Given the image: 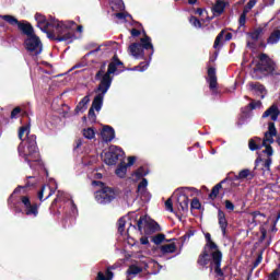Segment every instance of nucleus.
Returning <instances> with one entry per match:
<instances>
[{
  "instance_id": "nucleus-1",
  "label": "nucleus",
  "mask_w": 280,
  "mask_h": 280,
  "mask_svg": "<svg viewBox=\"0 0 280 280\" xmlns=\"http://www.w3.org/2000/svg\"><path fill=\"white\" fill-rule=\"evenodd\" d=\"M35 21L37 22V27L47 34L49 40L68 43V45L75 40V33L71 31V27L75 25V22L73 21L60 22L54 20L52 22H49L47 21V18L40 13L35 14Z\"/></svg>"
},
{
  "instance_id": "nucleus-2",
  "label": "nucleus",
  "mask_w": 280,
  "mask_h": 280,
  "mask_svg": "<svg viewBox=\"0 0 280 280\" xmlns=\"http://www.w3.org/2000/svg\"><path fill=\"white\" fill-rule=\"evenodd\" d=\"M129 51L133 58L141 59V60H149L142 61L138 66L132 68V71H147L150 67V60H152V56H154V45H152V38L148 36L145 31H143V37L140 38V43H132L129 45Z\"/></svg>"
},
{
  "instance_id": "nucleus-3",
  "label": "nucleus",
  "mask_w": 280,
  "mask_h": 280,
  "mask_svg": "<svg viewBox=\"0 0 280 280\" xmlns=\"http://www.w3.org/2000/svg\"><path fill=\"white\" fill-rule=\"evenodd\" d=\"M8 205L13 209L15 213H24L28 218H38L39 205L37 202H32L30 196H14L11 194L8 198Z\"/></svg>"
},
{
  "instance_id": "nucleus-4",
  "label": "nucleus",
  "mask_w": 280,
  "mask_h": 280,
  "mask_svg": "<svg viewBox=\"0 0 280 280\" xmlns=\"http://www.w3.org/2000/svg\"><path fill=\"white\" fill-rule=\"evenodd\" d=\"M19 155L24 159L25 163L30 165L31 170H34V164L40 163V152H38V144L36 143V135L27 133L26 137V149L23 143L18 147Z\"/></svg>"
},
{
  "instance_id": "nucleus-5",
  "label": "nucleus",
  "mask_w": 280,
  "mask_h": 280,
  "mask_svg": "<svg viewBox=\"0 0 280 280\" xmlns=\"http://www.w3.org/2000/svg\"><path fill=\"white\" fill-rule=\"evenodd\" d=\"M92 185L95 187H101V189L96 190L94 194L95 200L98 202V205H110V202L117 199L119 194H121L118 188L108 187L106 184L100 180H93Z\"/></svg>"
},
{
  "instance_id": "nucleus-6",
  "label": "nucleus",
  "mask_w": 280,
  "mask_h": 280,
  "mask_svg": "<svg viewBox=\"0 0 280 280\" xmlns=\"http://www.w3.org/2000/svg\"><path fill=\"white\" fill-rule=\"evenodd\" d=\"M124 71H126V66L120 61L119 56L114 55L107 66V71L101 79L100 84L110 89L113 84V75H119V73H124Z\"/></svg>"
},
{
  "instance_id": "nucleus-7",
  "label": "nucleus",
  "mask_w": 280,
  "mask_h": 280,
  "mask_svg": "<svg viewBox=\"0 0 280 280\" xmlns=\"http://www.w3.org/2000/svg\"><path fill=\"white\" fill-rule=\"evenodd\" d=\"M206 244L203 248H208L209 250H214L211 252V266L214 264V272L218 275V277H224V271H222V250H220V247L213 240H211V233H206Z\"/></svg>"
},
{
  "instance_id": "nucleus-8",
  "label": "nucleus",
  "mask_w": 280,
  "mask_h": 280,
  "mask_svg": "<svg viewBox=\"0 0 280 280\" xmlns=\"http://www.w3.org/2000/svg\"><path fill=\"white\" fill-rule=\"evenodd\" d=\"M258 62L254 67V72L264 73L265 75H280V72L277 71V63L275 60L270 59L269 56L265 52H261L258 56Z\"/></svg>"
},
{
  "instance_id": "nucleus-9",
  "label": "nucleus",
  "mask_w": 280,
  "mask_h": 280,
  "mask_svg": "<svg viewBox=\"0 0 280 280\" xmlns=\"http://www.w3.org/2000/svg\"><path fill=\"white\" fill-rule=\"evenodd\" d=\"M0 19L2 21H5L7 23H9V25H16L18 30L21 32V34H23V36H27V38H30V36H34L36 33L34 32V26H32V23L23 20V21H19V19H16L13 15H0Z\"/></svg>"
},
{
  "instance_id": "nucleus-10",
  "label": "nucleus",
  "mask_w": 280,
  "mask_h": 280,
  "mask_svg": "<svg viewBox=\"0 0 280 280\" xmlns=\"http://www.w3.org/2000/svg\"><path fill=\"white\" fill-rule=\"evenodd\" d=\"M24 47L31 56H40L43 52V42L36 34L25 38Z\"/></svg>"
},
{
  "instance_id": "nucleus-11",
  "label": "nucleus",
  "mask_w": 280,
  "mask_h": 280,
  "mask_svg": "<svg viewBox=\"0 0 280 280\" xmlns=\"http://www.w3.org/2000/svg\"><path fill=\"white\" fill-rule=\"evenodd\" d=\"M110 88L100 83L97 85V88L94 90V93H98L91 105V108L96 110V113H100L102 110V107L104 106V95H106V93H108V90Z\"/></svg>"
},
{
  "instance_id": "nucleus-12",
  "label": "nucleus",
  "mask_w": 280,
  "mask_h": 280,
  "mask_svg": "<svg viewBox=\"0 0 280 280\" xmlns=\"http://www.w3.org/2000/svg\"><path fill=\"white\" fill-rule=\"evenodd\" d=\"M124 154V150L117 145H110L108 151L105 152L104 163L105 165H117L119 156Z\"/></svg>"
},
{
  "instance_id": "nucleus-13",
  "label": "nucleus",
  "mask_w": 280,
  "mask_h": 280,
  "mask_svg": "<svg viewBox=\"0 0 280 280\" xmlns=\"http://www.w3.org/2000/svg\"><path fill=\"white\" fill-rule=\"evenodd\" d=\"M211 253H214V249L203 247L201 254L198 256L197 259L198 266H201V268H207V266H209L210 264V270H213V266H215V264L211 265V262L213 261Z\"/></svg>"
},
{
  "instance_id": "nucleus-14",
  "label": "nucleus",
  "mask_w": 280,
  "mask_h": 280,
  "mask_svg": "<svg viewBox=\"0 0 280 280\" xmlns=\"http://www.w3.org/2000/svg\"><path fill=\"white\" fill-rule=\"evenodd\" d=\"M229 183H231V179L229 178H224L222 179L220 183H218L217 185H214L212 187L211 192L208 195L209 200H215V198H218V196H220V190L222 189L224 194H226V191H229Z\"/></svg>"
},
{
  "instance_id": "nucleus-15",
  "label": "nucleus",
  "mask_w": 280,
  "mask_h": 280,
  "mask_svg": "<svg viewBox=\"0 0 280 280\" xmlns=\"http://www.w3.org/2000/svg\"><path fill=\"white\" fill-rule=\"evenodd\" d=\"M275 137H277V127L275 122H269L261 145H271V143H275Z\"/></svg>"
},
{
  "instance_id": "nucleus-16",
  "label": "nucleus",
  "mask_w": 280,
  "mask_h": 280,
  "mask_svg": "<svg viewBox=\"0 0 280 280\" xmlns=\"http://www.w3.org/2000/svg\"><path fill=\"white\" fill-rule=\"evenodd\" d=\"M206 80L209 84L210 91H212V93H215V91H218V74L215 73L214 67L208 68V78Z\"/></svg>"
},
{
  "instance_id": "nucleus-17",
  "label": "nucleus",
  "mask_w": 280,
  "mask_h": 280,
  "mask_svg": "<svg viewBox=\"0 0 280 280\" xmlns=\"http://www.w3.org/2000/svg\"><path fill=\"white\" fill-rule=\"evenodd\" d=\"M54 194H56V190H54L51 186L43 185L40 190L37 194V198L38 200H40V202H45V200H47L48 198H51Z\"/></svg>"
},
{
  "instance_id": "nucleus-18",
  "label": "nucleus",
  "mask_w": 280,
  "mask_h": 280,
  "mask_svg": "<svg viewBox=\"0 0 280 280\" xmlns=\"http://www.w3.org/2000/svg\"><path fill=\"white\" fill-rule=\"evenodd\" d=\"M101 137L105 143H110L115 139V129L108 125L103 126Z\"/></svg>"
},
{
  "instance_id": "nucleus-19",
  "label": "nucleus",
  "mask_w": 280,
  "mask_h": 280,
  "mask_svg": "<svg viewBox=\"0 0 280 280\" xmlns=\"http://www.w3.org/2000/svg\"><path fill=\"white\" fill-rule=\"evenodd\" d=\"M37 184L38 179L36 178V176H26L25 185L18 186L12 194L14 196L15 194H19L21 189H30V187H36Z\"/></svg>"
},
{
  "instance_id": "nucleus-20",
  "label": "nucleus",
  "mask_w": 280,
  "mask_h": 280,
  "mask_svg": "<svg viewBox=\"0 0 280 280\" xmlns=\"http://www.w3.org/2000/svg\"><path fill=\"white\" fill-rule=\"evenodd\" d=\"M178 211L187 213L189 211V197L185 194H179L177 197Z\"/></svg>"
},
{
  "instance_id": "nucleus-21",
  "label": "nucleus",
  "mask_w": 280,
  "mask_h": 280,
  "mask_svg": "<svg viewBox=\"0 0 280 280\" xmlns=\"http://www.w3.org/2000/svg\"><path fill=\"white\" fill-rule=\"evenodd\" d=\"M218 222L222 231V235H226V229H229V221L226 220V213L222 209L218 210Z\"/></svg>"
},
{
  "instance_id": "nucleus-22",
  "label": "nucleus",
  "mask_w": 280,
  "mask_h": 280,
  "mask_svg": "<svg viewBox=\"0 0 280 280\" xmlns=\"http://www.w3.org/2000/svg\"><path fill=\"white\" fill-rule=\"evenodd\" d=\"M280 110L277 104L271 105L267 110L264 112L262 118L271 117V121L279 119Z\"/></svg>"
},
{
  "instance_id": "nucleus-23",
  "label": "nucleus",
  "mask_w": 280,
  "mask_h": 280,
  "mask_svg": "<svg viewBox=\"0 0 280 280\" xmlns=\"http://www.w3.org/2000/svg\"><path fill=\"white\" fill-rule=\"evenodd\" d=\"M250 91H254L258 97L264 100L266 97V86L264 84L256 82V83H249Z\"/></svg>"
},
{
  "instance_id": "nucleus-24",
  "label": "nucleus",
  "mask_w": 280,
  "mask_h": 280,
  "mask_svg": "<svg viewBox=\"0 0 280 280\" xmlns=\"http://www.w3.org/2000/svg\"><path fill=\"white\" fill-rule=\"evenodd\" d=\"M226 9V2L223 0H217L214 5L212 7V13L214 16H222L224 14V10Z\"/></svg>"
},
{
  "instance_id": "nucleus-25",
  "label": "nucleus",
  "mask_w": 280,
  "mask_h": 280,
  "mask_svg": "<svg viewBox=\"0 0 280 280\" xmlns=\"http://www.w3.org/2000/svg\"><path fill=\"white\" fill-rule=\"evenodd\" d=\"M132 224H130L131 226ZM133 229H138L140 235H143V231L145 233L147 229H148V218H145V215H142L139 218V220L137 221V225H132Z\"/></svg>"
},
{
  "instance_id": "nucleus-26",
  "label": "nucleus",
  "mask_w": 280,
  "mask_h": 280,
  "mask_svg": "<svg viewBox=\"0 0 280 280\" xmlns=\"http://www.w3.org/2000/svg\"><path fill=\"white\" fill-rule=\"evenodd\" d=\"M244 178H247V180H253V178H255V174H253L250 170L244 168L240 171L237 175L234 176L235 180H244Z\"/></svg>"
},
{
  "instance_id": "nucleus-27",
  "label": "nucleus",
  "mask_w": 280,
  "mask_h": 280,
  "mask_svg": "<svg viewBox=\"0 0 280 280\" xmlns=\"http://www.w3.org/2000/svg\"><path fill=\"white\" fill-rule=\"evenodd\" d=\"M89 102H91V98L89 96H84L79 104L77 105L74 113H84V110H86Z\"/></svg>"
},
{
  "instance_id": "nucleus-28",
  "label": "nucleus",
  "mask_w": 280,
  "mask_h": 280,
  "mask_svg": "<svg viewBox=\"0 0 280 280\" xmlns=\"http://www.w3.org/2000/svg\"><path fill=\"white\" fill-rule=\"evenodd\" d=\"M160 250L162 255H172V253H176V243L162 245L160 246Z\"/></svg>"
},
{
  "instance_id": "nucleus-29",
  "label": "nucleus",
  "mask_w": 280,
  "mask_h": 280,
  "mask_svg": "<svg viewBox=\"0 0 280 280\" xmlns=\"http://www.w3.org/2000/svg\"><path fill=\"white\" fill-rule=\"evenodd\" d=\"M128 172V165H126V162H121L118 164L115 174L118 176V178H126V174Z\"/></svg>"
},
{
  "instance_id": "nucleus-30",
  "label": "nucleus",
  "mask_w": 280,
  "mask_h": 280,
  "mask_svg": "<svg viewBox=\"0 0 280 280\" xmlns=\"http://www.w3.org/2000/svg\"><path fill=\"white\" fill-rule=\"evenodd\" d=\"M280 40V30H275L267 38V45H277Z\"/></svg>"
},
{
  "instance_id": "nucleus-31",
  "label": "nucleus",
  "mask_w": 280,
  "mask_h": 280,
  "mask_svg": "<svg viewBox=\"0 0 280 280\" xmlns=\"http://www.w3.org/2000/svg\"><path fill=\"white\" fill-rule=\"evenodd\" d=\"M156 231H161V225H159L155 221H147V230L144 233H156Z\"/></svg>"
},
{
  "instance_id": "nucleus-32",
  "label": "nucleus",
  "mask_w": 280,
  "mask_h": 280,
  "mask_svg": "<svg viewBox=\"0 0 280 280\" xmlns=\"http://www.w3.org/2000/svg\"><path fill=\"white\" fill-rule=\"evenodd\" d=\"M264 34V27H257L256 30H254L253 32L248 33V36L252 38V40H259V38L262 36Z\"/></svg>"
},
{
  "instance_id": "nucleus-33",
  "label": "nucleus",
  "mask_w": 280,
  "mask_h": 280,
  "mask_svg": "<svg viewBox=\"0 0 280 280\" xmlns=\"http://www.w3.org/2000/svg\"><path fill=\"white\" fill-rule=\"evenodd\" d=\"M106 73V61H103L100 70L95 74V80L102 82V78H104V74Z\"/></svg>"
},
{
  "instance_id": "nucleus-34",
  "label": "nucleus",
  "mask_w": 280,
  "mask_h": 280,
  "mask_svg": "<svg viewBox=\"0 0 280 280\" xmlns=\"http://www.w3.org/2000/svg\"><path fill=\"white\" fill-rule=\"evenodd\" d=\"M25 132H26V138H27V135H30V124L20 127L19 133H18L20 141H23V137L25 136Z\"/></svg>"
},
{
  "instance_id": "nucleus-35",
  "label": "nucleus",
  "mask_w": 280,
  "mask_h": 280,
  "mask_svg": "<svg viewBox=\"0 0 280 280\" xmlns=\"http://www.w3.org/2000/svg\"><path fill=\"white\" fill-rule=\"evenodd\" d=\"M151 242L156 246L163 244V242H165V234H156L155 236H152Z\"/></svg>"
},
{
  "instance_id": "nucleus-36",
  "label": "nucleus",
  "mask_w": 280,
  "mask_h": 280,
  "mask_svg": "<svg viewBox=\"0 0 280 280\" xmlns=\"http://www.w3.org/2000/svg\"><path fill=\"white\" fill-rule=\"evenodd\" d=\"M224 38V31H221L218 36L214 39L213 48L218 49L219 47H222V39Z\"/></svg>"
},
{
  "instance_id": "nucleus-37",
  "label": "nucleus",
  "mask_w": 280,
  "mask_h": 280,
  "mask_svg": "<svg viewBox=\"0 0 280 280\" xmlns=\"http://www.w3.org/2000/svg\"><path fill=\"white\" fill-rule=\"evenodd\" d=\"M190 209L191 210H197L200 211V209H202V203H200V199H198V197H195L191 202H190Z\"/></svg>"
},
{
  "instance_id": "nucleus-38",
  "label": "nucleus",
  "mask_w": 280,
  "mask_h": 280,
  "mask_svg": "<svg viewBox=\"0 0 280 280\" xmlns=\"http://www.w3.org/2000/svg\"><path fill=\"white\" fill-rule=\"evenodd\" d=\"M266 252V248H262L259 250L256 260L253 264V268H257V266H259V264H261V261H264V253Z\"/></svg>"
},
{
  "instance_id": "nucleus-39",
  "label": "nucleus",
  "mask_w": 280,
  "mask_h": 280,
  "mask_svg": "<svg viewBox=\"0 0 280 280\" xmlns=\"http://www.w3.org/2000/svg\"><path fill=\"white\" fill-rule=\"evenodd\" d=\"M83 137H85V139H95V129L91 127L83 129Z\"/></svg>"
},
{
  "instance_id": "nucleus-40",
  "label": "nucleus",
  "mask_w": 280,
  "mask_h": 280,
  "mask_svg": "<svg viewBox=\"0 0 280 280\" xmlns=\"http://www.w3.org/2000/svg\"><path fill=\"white\" fill-rule=\"evenodd\" d=\"M248 148L252 152H256V150H261V148H264V145L261 144H257V142L253 139H249L248 141Z\"/></svg>"
},
{
  "instance_id": "nucleus-41",
  "label": "nucleus",
  "mask_w": 280,
  "mask_h": 280,
  "mask_svg": "<svg viewBox=\"0 0 280 280\" xmlns=\"http://www.w3.org/2000/svg\"><path fill=\"white\" fill-rule=\"evenodd\" d=\"M135 175H136V178H143V176H148V168L140 166L136 171Z\"/></svg>"
},
{
  "instance_id": "nucleus-42",
  "label": "nucleus",
  "mask_w": 280,
  "mask_h": 280,
  "mask_svg": "<svg viewBox=\"0 0 280 280\" xmlns=\"http://www.w3.org/2000/svg\"><path fill=\"white\" fill-rule=\"evenodd\" d=\"M118 233H120V235L124 234V231H126V219L124 217H121L118 222Z\"/></svg>"
},
{
  "instance_id": "nucleus-43",
  "label": "nucleus",
  "mask_w": 280,
  "mask_h": 280,
  "mask_svg": "<svg viewBox=\"0 0 280 280\" xmlns=\"http://www.w3.org/2000/svg\"><path fill=\"white\" fill-rule=\"evenodd\" d=\"M246 14H248V10L244 9L243 13L240 15V19H238L240 27H244V25H246Z\"/></svg>"
},
{
  "instance_id": "nucleus-44",
  "label": "nucleus",
  "mask_w": 280,
  "mask_h": 280,
  "mask_svg": "<svg viewBox=\"0 0 280 280\" xmlns=\"http://www.w3.org/2000/svg\"><path fill=\"white\" fill-rule=\"evenodd\" d=\"M88 119L92 122L95 124L97 121V115H95V109L90 107L89 113H88Z\"/></svg>"
},
{
  "instance_id": "nucleus-45",
  "label": "nucleus",
  "mask_w": 280,
  "mask_h": 280,
  "mask_svg": "<svg viewBox=\"0 0 280 280\" xmlns=\"http://www.w3.org/2000/svg\"><path fill=\"white\" fill-rule=\"evenodd\" d=\"M142 269L140 267L131 265L127 270V275H139Z\"/></svg>"
},
{
  "instance_id": "nucleus-46",
  "label": "nucleus",
  "mask_w": 280,
  "mask_h": 280,
  "mask_svg": "<svg viewBox=\"0 0 280 280\" xmlns=\"http://www.w3.org/2000/svg\"><path fill=\"white\" fill-rule=\"evenodd\" d=\"M189 23L194 25V27H202V23L200 20L194 15L189 18Z\"/></svg>"
},
{
  "instance_id": "nucleus-47",
  "label": "nucleus",
  "mask_w": 280,
  "mask_h": 280,
  "mask_svg": "<svg viewBox=\"0 0 280 280\" xmlns=\"http://www.w3.org/2000/svg\"><path fill=\"white\" fill-rule=\"evenodd\" d=\"M262 148H265V150L262 151L264 154H267V156H272V154H275V150L272 149V145L270 144H266V145H262Z\"/></svg>"
},
{
  "instance_id": "nucleus-48",
  "label": "nucleus",
  "mask_w": 280,
  "mask_h": 280,
  "mask_svg": "<svg viewBox=\"0 0 280 280\" xmlns=\"http://www.w3.org/2000/svg\"><path fill=\"white\" fill-rule=\"evenodd\" d=\"M22 110L23 109H21L20 106L13 108L12 112H11V116H10L11 119H18V117H19V115H21Z\"/></svg>"
},
{
  "instance_id": "nucleus-49",
  "label": "nucleus",
  "mask_w": 280,
  "mask_h": 280,
  "mask_svg": "<svg viewBox=\"0 0 280 280\" xmlns=\"http://www.w3.org/2000/svg\"><path fill=\"white\" fill-rule=\"evenodd\" d=\"M116 19H118L119 21H126V19H132V15L128 14V13H124V12H118L115 13Z\"/></svg>"
},
{
  "instance_id": "nucleus-50",
  "label": "nucleus",
  "mask_w": 280,
  "mask_h": 280,
  "mask_svg": "<svg viewBox=\"0 0 280 280\" xmlns=\"http://www.w3.org/2000/svg\"><path fill=\"white\" fill-rule=\"evenodd\" d=\"M280 277V269H275L268 277V280H279Z\"/></svg>"
},
{
  "instance_id": "nucleus-51",
  "label": "nucleus",
  "mask_w": 280,
  "mask_h": 280,
  "mask_svg": "<svg viewBox=\"0 0 280 280\" xmlns=\"http://www.w3.org/2000/svg\"><path fill=\"white\" fill-rule=\"evenodd\" d=\"M165 209L166 211H170V213H174V203L172 202V198H168L165 201Z\"/></svg>"
},
{
  "instance_id": "nucleus-52",
  "label": "nucleus",
  "mask_w": 280,
  "mask_h": 280,
  "mask_svg": "<svg viewBox=\"0 0 280 280\" xmlns=\"http://www.w3.org/2000/svg\"><path fill=\"white\" fill-rule=\"evenodd\" d=\"M196 235V231L194 230H188L185 235L182 237L183 242H187L190 237H194Z\"/></svg>"
},
{
  "instance_id": "nucleus-53",
  "label": "nucleus",
  "mask_w": 280,
  "mask_h": 280,
  "mask_svg": "<svg viewBox=\"0 0 280 280\" xmlns=\"http://www.w3.org/2000/svg\"><path fill=\"white\" fill-rule=\"evenodd\" d=\"M272 165V158H268L265 160L262 167L264 170H266L267 172H270V166Z\"/></svg>"
},
{
  "instance_id": "nucleus-54",
  "label": "nucleus",
  "mask_w": 280,
  "mask_h": 280,
  "mask_svg": "<svg viewBox=\"0 0 280 280\" xmlns=\"http://www.w3.org/2000/svg\"><path fill=\"white\" fill-rule=\"evenodd\" d=\"M247 106H249V110H255L256 108H259V106H261V101H253Z\"/></svg>"
},
{
  "instance_id": "nucleus-55",
  "label": "nucleus",
  "mask_w": 280,
  "mask_h": 280,
  "mask_svg": "<svg viewBox=\"0 0 280 280\" xmlns=\"http://www.w3.org/2000/svg\"><path fill=\"white\" fill-rule=\"evenodd\" d=\"M257 4V0H249L248 3L246 4V7L244 8V10H253V8H255V5Z\"/></svg>"
},
{
  "instance_id": "nucleus-56",
  "label": "nucleus",
  "mask_w": 280,
  "mask_h": 280,
  "mask_svg": "<svg viewBox=\"0 0 280 280\" xmlns=\"http://www.w3.org/2000/svg\"><path fill=\"white\" fill-rule=\"evenodd\" d=\"M225 209H228V211H235V205L232 203L231 200H225Z\"/></svg>"
},
{
  "instance_id": "nucleus-57",
  "label": "nucleus",
  "mask_w": 280,
  "mask_h": 280,
  "mask_svg": "<svg viewBox=\"0 0 280 280\" xmlns=\"http://www.w3.org/2000/svg\"><path fill=\"white\" fill-rule=\"evenodd\" d=\"M145 187H148V179L142 178V180L138 184V191H140V189H145Z\"/></svg>"
},
{
  "instance_id": "nucleus-58",
  "label": "nucleus",
  "mask_w": 280,
  "mask_h": 280,
  "mask_svg": "<svg viewBox=\"0 0 280 280\" xmlns=\"http://www.w3.org/2000/svg\"><path fill=\"white\" fill-rule=\"evenodd\" d=\"M61 198H62V192H61L60 190H58V192H57V198H55V199L52 200L51 207L58 205V202H59V200H61Z\"/></svg>"
},
{
  "instance_id": "nucleus-59",
  "label": "nucleus",
  "mask_w": 280,
  "mask_h": 280,
  "mask_svg": "<svg viewBox=\"0 0 280 280\" xmlns=\"http://www.w3.org/2000/svg\"><path fill=\"white\" fill-rule=\"evenodd\" d=\"M105 277L108 279V280H113V277H115V273L110 270V268H107L106 271H105Z\"/></svg>"
},
{
  "instance_id": "nucleus-60",
  "label": "nucleus",
  "mask_w": 280,
  "mask_h": 280,
  "mask_svg": "<svg viewBox=\"0 0 280 280\" xmlns=\"http://www.w3.org/2000/svg\"><path fill=\"white\" fill-rule=\"evenodd\" d=\"M260 233H261V235L259 237V242L261 244L266 240V236L268 235V232L266 231V229H262V230H260Z\"/></svg>"
},
{
  "instance_id": "nucleus-61",
  "label": "nucleus",
  "mask_w": 280,
  "mask_h": 280,
  "mask_svg": "<svg viewBox=\"0 0 280 280\" xmlns=\"http://www.w3.org/2000/svg\"><path fill=\"white\" fill-rule=\"evenodd\" d=\"M135 161H137V158H135V156H129V158H128V163L125 164V165H127V167H132V165H135Z\"/></svg>"
},
{
  "instance_id": "nucleus-62",
  "label": "nucleus",
  "mask_w": 280,
  "mask_h": 280,
  "mask_svg": "<svg viewBox=\"0 0 280 280\" xmlns=\"http://www.w3.org/2000/svg\"><path fill=\"white\" fill-rule=\"evenodd\" d=\"M140 244H142V246H148V244H150V240H148V236H142L140 238Z\"/></svg>"
},
{
  "instance_id": "nucleus-63",
  "label": "nucleus",
  "mask_w": 280,
  "mask_h": 280,
  "mask_svg": "<svg viewBox=\"0 0 280 280\" xmlns=\"http://www.w3.org/2000/svg\"><path fill=\"white\" fill-rule=\"evenodd\" d=\"M241 113H243V115H249L250 114V107L248 105H246L245 107H242Z\"/></svg>"
},
{
  "instance_id": "nucleus-64",
  "label": "nucleus",
  "mask_w": 280,
  "mask_h": 280,
  "mask_svg": "<svg viewBox=\"0 0 280 280\" xmlns=\"http://www.w3.org/2000/svg\"><path fill=\"white\" fill-rule=\"evenodd\" d=\"M96 280H108V279L104 276V272L98 271L96 276Z\"/></svg>"
}]
</instances>
